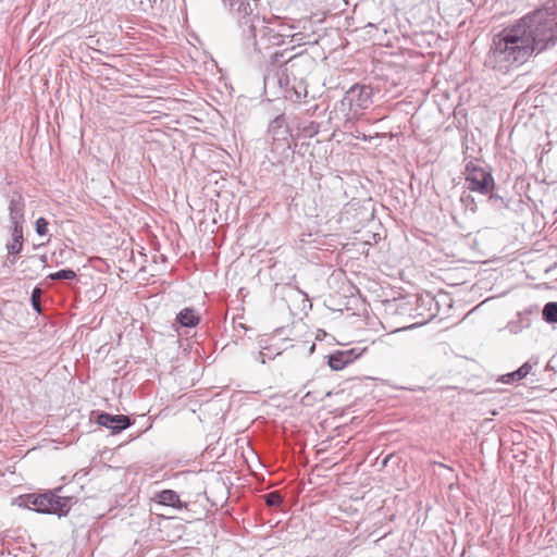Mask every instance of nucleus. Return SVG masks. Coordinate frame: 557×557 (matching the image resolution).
Segmentation results:
<instances>
[{
  "instance_id": "f257e3e1",
  "label": "nucleus",
  "mask_w": 557,
  "mask_h": 557,
  "mask_svg": "<svg viewBox=\"0 0 557 557\" xmlns=\"http://www.w3.org/2000/svg\"><path fill=\"white\" fill-rule=\"evenodd\" d=\"M493 54L504 61L523 63L557 44V0H548L542 8L527 14L493 40Z\"/></svg>"
},
{
  "instance_id": "f03ea898",
  "label": "nucleus",
  "mask_w": 557,
  "mask_h": 557,
  "mask_svg": "<svg viewBox=\"0 0 557 557\" xmlns=\"http://www.w3.org/2000/svg\"><path fill=\"white\" fill-rule=\"evenodd\" d=\"M258 1L243 0L233 8H228L242 29V49L251 58L285 44L288 38L294 41L296 36L293 34L294 27L284 24L278 17L272 20L260 17L257 12Z\"/></svg>"
},
{
  "instance_id": "7ed1b4c3",
  "label": "nucleus",
  "mask_w": 557,
  "mask_h": 557,
  "mask_svg": "<svg viewBox=\"0 0 557 557\" xmlns=\"http://www.w3.org/2000/svg\"><path fill=\"white\" fill-rule=\"evenodd\" d=\"M283 53H274L273 58L276 62L278 57ZM311 64V60L308 55L297 54L290 57L284 64L275 66L274 63L268 69L264 75V90L267 94L275 98L293 99L292 91L289 90L290 77L294 82L297 81V76L301 75L300 67H305Z\"/></svg>"
},
{
  "instance_id": "20e7f679",
  "label": "nucleus",
  "mask_w": 557,
  "mask_h": 557,
  "mask_svg": "<svg viewBox=\"0 0 557 557\" xmlns=\"http://www.w3.org/2000/svg\"><path fill=\"white\" fill-rule=\"evenodd\" d=\"M28 504L42 513L65 516L72 507V498L59 496L52 492L40 495H28Z\"/></svg>"
},
{
  "instance_id": "39448f33",
  "label": "nucleus",
  "mask_w": 557,
  "mask_h": 557,
  "mask_svg": "<svg viewBox=\"0 0 557 557\" xmlns=\"http://www.w3.org/2000/svg\"><path fill=\"white\" fill-rule=\"evenodd\" d=\"M437 302L431 293H423L417 296L416 306L411 317L417 319L416 324H424L437 314Z\"/></svg>"
},
{
  "instance_id": "423d86ee",
  "label": "nucleus",
  "mask_w": 557,
  "mask_h": 557,
  "mask_svg": "<svg viewBox=\"0 0 557 557\" xmlns=\"http://www.w3.org/2000/svg\"><path fill=\"white\" fill-rule=\"evenodd\" d=\"M372 88L366 85L352 86L344 96L342 103L348 104L350 110L357 113L358 110L367 109L371 104Z\"/></svg>"
},
{
  "instance_id": "0eeeda50",
  "label": "nucleus",
  "mask_w": 557,
  "mask_h": 557,
  "mask_svg": "<svg viewBox=\"0 0 557 557\" xmlns=\"http://www.w3.org/2000/svg\"><path fill=\"white\" fill-rule=\"evenodd\" d=\"M11 238L8 240L5 248L8 251L4 265L12 267L17 261L24 246L23 225H10Z\"/></svg>"
},
{
  "instance_id": "6e6552de",
  "label": "nucleus",
  "mask_w": 557,
  "mask_h": 557,
  "mask_svg": "<svg viewBox=\"0 0 557 557\" xmlns=\"http://www.w3.org/2000/svg\"><path fill=\"white\" fill-rule=\"evenodd\" d=\"M466 181L470 190L487 195V172L484 169L472 163L467 164Z\"/></svg>"
},
{
  "instance_id": "1a4fd4ad",
  "label": "nucleus",
  "mask_w": 557,
  "mask_h": 557,
  "mask_svg": "<svg viewBox=\"0 0 557 557\" xmlns=\"http://www.w3.org/2000/svg\"><path fill=\"white\" fill-rule=\"evenodd\" d=\"M96 421L99 425L110 429L113 434H117L133 424L128 416L111 414L108 412L99 413Z\"/></svg>"
},
{
  "instance_id": "9d476101",
  "label": "nucleus",
  "mask_w": 557,
  "mask_h": 557,
  "mask_svg": "<svg viewBox=\"0 0 557 557\" xmlns=\"http://www.w3.org/2000/svg\"><path fill=\"white\" fill-rule=\"evenodd\" d=\"M9 218L11 225H23L25 222V201L22 195H14L9 203Z\"/></svg>"
},
{
  "instance_id": "9b49d317",
  "label": "nucleus",
  "mask_w": 557,
  "mask_h": 557,
  "mask_svg": "<svg viewBox=\"0 0 557 557\" xmlns=\"http://www.w3.org/2000/svg\"><path fill=\"white\" fill-rule=\"evenodd\" d=\"M269 135L272 139H290V133L283 115L276 116L269 125Z\"/></svg>"
},
{
  "instance_id": "f8f14e48",
  "label": "nucleus",
  "mask_w": 557,
  "mask_h": 557,
  "mask_svg": "<svg viewBox=\"0 0 557 557\" xmlns=\"http://www.w3.org/2000/svg\"><path fill=\"white\" fill-rule=\"evenodd\" d=\"M271 152L274 154V162H283L290 153V139H272Z\"/></svg>"
},
{
  "instance_id": "ddd939ff",
  "label": "nucleus",
  "mask_w": 557,
  "mask_h": 557,
  "mask_svg": "<svg viewBox=\"0 0 557 557\" xmlns=\"http://www.w3.org/2000/svg\"><path fill=\"white\" fill-rule=\"evenodd\" d=\"M200 321L198 313L193 308H184L182 309L175 319V322L184 327H194Z\"/></svg>"
},
{
  "instance_id": "4468645a",
  "label": "nucleus",
  "mask_w": 557,
  "mask_h": 557,
  "mask_svg": "<svg viewBox=\"0 0 557 557\" xmlns=\"http://www.w3.org/2000/svg\"><path fill=\"white\" fill-rule=\"evenodd\" d=\"M532 367L529 362H524L519 369L507 374L499 375L496 382L511 384L524 379L531 371Z\"/></svg>"
},
{
  "instance_id": "2eb2a0df",
  "label": "nucleus",
  "mask_w": 557,
  "mask_h": 557,
  "mask_svg": "<svg viewBox=\"0 0 557 557\" xmlns=\"http://www.w3.org/2000/svg\"><path fill=\"white\" fill-rule=\"evenodd\" d=\"M154 499L164 506H171L174 508H182V502L178 494L173 490H163L156 494Z\"/></svg>"
},
{
  "instance_id": "dca6fc26",
  "label": "nucleus",
  "mask_w": 557,
  "mask_h": 557,
  "mask_svg": "<svg viewBox=\"0 0 557 557\" xmlns=\"http://www.w3.org/2000/svg\"><path fill=\"white\" fill-rule=\"evenodd\" d=\"M543 320L550 324L557 323V302H547L542 310Z\"/></svg>"
},
{
  "instance_id": "f3484780",
  "label": "nucleus",
  "mask_w": 557,
  "mask_h": 557,
  "mask_svg": "<svg viewBox=\"0 0 557 557\" xmlns=\"http://www.w3.org/2000/svg\"><path fill=\"white\" fill-rule=\"evenodd\" d=\"M282 350L278 348H273L271 346H262V349L258 352L256 360L260 363H265L267 359L271 360L274 357L281 355Z\"/></svg>"
},
{
  "instance_id": "a211bd4d",
  "label": "nucleus",
  "mask_w": 557,
  "mask_h": 557,
  "mask_svg": "<svg viewBox=\"0 0 557 557\" xmlns=\"http://www.w3.org/2000/svg\"><path fill=\"white\" fill-rule=\"evenodd\" d=\"M347 364L348 363L341 350H337L329 356V366L335 371L343 370Z\"/></svg>"
},
{
  "instance_id": "6ab92c4d",
  "label": "nucleus",
  "mask_w": 557,
  "mask_h": 557,
  "mask_svg": "<svg viewBox=\"0 0 557 557\" xmlns=\"http://www.w3.org/2000/svg\"><path fill=\"white\" fill-rule=\"evenodd\" d=\"M76 277V273L71 269H63L48 275L52 281H67Z\"/></svg>"
},
{
  "instance_id": "aec40b11",
  "label": "nucleus",
  "mask_w": 557,
  "mask_h": 557,
  "mask_svg": "<svg viewBox=\"0 0 557 557\" xmlns=\"http://www.w3.org/2000/svg\"><path fill=\"white\" fill-rule=\"evenodd\" d=\"M263 498L269 507H278L283 503L282 495L276 491L265 494Z\"/></svg>"
},
{
  "instance_id": "412c9836",
  "label": "nucleus",
  "mask_w": 557,
  "mask_h": 557,
  "mask_svg": "<svg viewBox=\"0 0 557 557\" xmlns=\"http://www.w3.org/2000/svg\"><path fill=\"white\" fill-rule=\"evenodd\" d=\"M289 90L292 91V95H293V101H300L302 99V97H306L307 95V90H306V87L302 85V82H299L298 83V86L296 85H293L292 87L289 86Z\"/></svg>"
},
{
  "instance_id": "4be33fe9",
  "label": "nucleus",
  "mask_w": 557,
  "mask_h": 557,
  "mask_svg": "<svg viewBox=\"0 0 557 557\" xmlns=\"http://www.w3.org/2000/svg\"><path fill=\"white\" fill-rule=\"evenodd\" d=\"M366 350H367L366 348H363L362 350H358L357 348H350V349H343V350H341V352H343L345 360L349 364L352 361H355L357 358H359L361 356V354Z\"/></svg>"
},
{
  "instance_id": "5701e85b",
  "label": "nucleus",
  "mask_w": 557,
  "mask_h": 557,
  "mask_svg": "<svg viewBox=\"0 0 557 557\" xmlns=\"http://www.w3.org/2000/svg\"><path fill=\"white\" fill-rule=\"evenodd\" d=\"M41 294H42L41 288H39V287H35V288L33 289V292H32V296H30L32 306H33V308H34L38 313H40V312H41V301H40Z\"/></svg>"
},
{
  "instance_id": "b1692460",
  "label": "nucleus",
  "mask_w": 557,
  "mask_h": 557,
  "mask_svg": "<svg viewBox=\"0 0 557 557\" xmlns=\"http://www.w3.org/2000/svg\"><path fill=\"white\" fill-rule=\"evenodd\" d=\"M48 221L45 219V218H39L37 219V221L35 222V230H36V233L39 235V236H45L47 235L48 233Z\"/></svg>"
},
{
  "instance_id": "393cba45",
  "label": "nucleus",
  "mask_w": 557,
  "mask_h": 557,
  "mask_svg": "<svg viewBox=\"0 0 557 557\" xmlns=\"http://www.w3.org/2000/svg\"><path fill=\"white\" fill-rule=\"evenodd\" d=\"M488 181H490V201L493 200L494 198H496V195L493 193V188H494V180L492 177V175L490 174V177H488Z\"/></svg>"
},
{
  "instance_id": "a878e982",
  "label": "nucleus",
  "mask_w": 557,
  "mask_h": 557,
  "mask_svg": "<svg viewBox=\"0 0 557 557\" xmlns=\"http://www.w3.org/2000/svg\"><path fill=\"white\" fill-rule=\"evenodd\" d=\"M520 317V321L522 323V327H528L530 326V319L528 317H524L523 314H519Z\"/></svg>"
},
{
  "instance_id": "bb28decb",
  "label": "nucleus",
  "mask_w": 557,
  "mask_h": 557,
  "mask_svg": "<svg viewBox=\"0 0 557 557\" xmlns=\"http://www.w3.org/2000/svg\"><path fill=\"white\" fill-rule=\"evenodd\" d=\"M38 259H39V261L44 264V267H46V265H47V261H48V259H47V256H46V255L40 256Z\"/></svg>"
},
{
  "instance_id": "cd10ccee",
  "label": "nucleus",
  "mask_w": 557,
  "mask_h": 557,
  "mask_svg": "<svg viewBox=\"0 0 557 557\" xmlns=\"http://www.w3.org/2000/svg\"><path fill=\"white\" fill-rule=\"evenodd\" d=\"M485 301H486V300L481 301V304H480L475 309H478L479 307H481L482 305H484V302H485Z\"/></svg>"
},
{
  "instance_id": "c85d7f7f",
  "label": "nucleus",
  "mask_w": 557,
  "mask_h": 557,
  "mask_svg": "<svg viewBox=\"0 0 557 557\" xmlns=\"http://www.w3.org/2000/svg\"><path fill=\"white\" fill-rule=\"evenodd\" d=\"M507 498H509V495L506 493L504 496V499H507Z\"/></svg>"
}]
</instances>
